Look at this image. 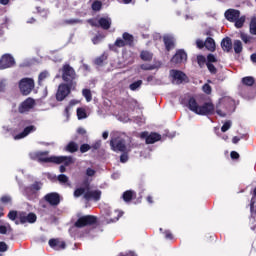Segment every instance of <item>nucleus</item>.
<instances>
[{
	"instance_id": "f257e3e1",
	"label": "nucleus",
	"mask_w": 256,
	"mask_h": 256,
	"mask_svg": "<svg viewBox=\"0 0 256 256\" xmlns=\"http://www.w3.org/2000/svg\"><path fill=\"white\" fill-rule=\"evenodd\" d=\"M49 152H36L34 157L39 161V163H55L56 165H64L67 167L73 163V158L71 156H51L47 157Z\"/></svg>"
},
{
	"instance_id": "f03ea898",
	"label": "nucleus",
	"mask_w": 256,
	"mask_h": 256,
	"mask_svg": "<svg viewBox=\"0 0 256 256\" xmlns=\"http://www.w3.org/2000/svg\"><path fill=\"white\" fill-rule=\"evenodd\" d=\"M188 109L196 115H213L215 113V105L212 102H205L202 106H199V103L193 97L188 100Z\"/></svg>"
},
{
	"instance_id": "7ed1b4c3",
	"label": "nucleus",
	"mask_w": 256,
	"mask_h": 256,
	"mask_svg": "<svg viewBox=\"0 0 256 256\" xmlns=\"http://www.w3.org/2000/svg\"><path fill=\"white\" fill-rule=\"evenodd\" d=\"M75 199H79L83 195V199L85 201H94V203H97L101 201V195H103V192L101 190H86L83 187L76 188L73 193Z\"/></svg>"
},
{
	"instance_id": "20e7f679",
	"label": "nucleus",
	"mask_w": 256,
	"mask_h": 256,
	"mask_svg": "<svg viewBox=\"0 0 256 256\" xmlns=\"http://www.w3.org/2000/svg\"><path fill=\"white\" fill-rule=\"evenodd\" d=\"M224 17L229 21V23H234V27H236V29H242L245 25L246 17L241 16V11L237 9L230 8L226 10Z\"/></svg>"
},
{
	"instance_id": "39448f33",
	"label": "nucleus",
	"mask_w": 256,
	"mask_h": 256,
	"mask_svg": "<svg viewBox=\"0 0 256 256\" xmlns=\"http://www.w3.org/2000/svg\"><path fill=\"white\" fill-rule=\"evenodd\" d=\"M235 111V100L231 97H224L220 100L217 106L216 113L220 117H227L228 113H233Z\"/></svg>"
},
{
	"instance_id": "423d86ee",
	"label": "nucleus",
	"mask_w": 256,
	"mask_h": 256,
	"mask_svg": "<svg viewBox=\"0 0 256 256\" xmlns=\"http://www.w3.org/2000/svg\"><path fill=\"white\" fill-rule=\"evenodd\" d=\"M62 80L70 87H77V72L69 64H64L61 69Z\"/></svg>"
},
{
	"instance_id": "0eeeda50",
	"label": "nucleus",
	"mask_w": 256,
	"mask_h": 256,
	"mask_svg": "<svg viewBox=\"0 0 256 256\" xmlns=\"http://www.w3.org/2000/svg\"><path fill=\"white\" fill-rule=\"evenodd\" d=\"M110 147L115 153H129L125 139L117 136L110 140Z\"/></svg>"
},
{
	"instance_id": "6e6552de",
	"label": "nucleus",
	"mask_w": 256,
	"mask_h": 256,
	"mask_svg": "<svg viewBox=\"0 0 256 256\" xmlns=\"http://www.w3.org/2000/svg\"><path fill=\"white\" fill-rule=\"evenodd\" d=\"M91 225H97V216L84 215L79 217L74 223V227L77 229H83V227H91Z\"/></svg>"
},
{
	"instance_id": "1a4fd4ad",
	"label": "nucleus",
	"mask_w": 256,
	"mask_h": 256,
	"mask_svg": "<svg viewBox=\"0 0 256 256\" xmlns=\"http://www.w3.org/2000/svg\"><path fill=\"white\" fill-rule=\"evenodd\" d=\"M20 93L27 96L35 89V80L33 78H22L19 81Z\"/></svg>"
},
{
	"instance_id": "9d476101",
	"label": "nucleus",
	"mask_w": 256,
	"mask_h": 256,
	"mask_svg": "<svg viewBox=\"0 0 256 256\" xmlns=\"http://www.w3.org/2000/svg\"><path fill=\"white\" fill-rule=\"evenodd\" d=\"M75 89H77V87H71L69 84H60L56 92V101H65V98L69 97L71 91H75Z\"/></svg>"
},
{
	"instance_id": "9b49d317",
	"label": "nucleus",
	"mask_w": 256,
	"mask_h": 256,
	"mask_svg": "<svg viewBox=\"0 0 256 256\" xmlns=\"http://www.w3.org/2000/svg\"><path fill=\"white\" fill-rule=\"evenodd\" d=\"M19 221H15L16 225H25V223H35L37 221V215L33 212L27 214V212H19L18 214Z\"/></svg>"
},
{
	"instance_id": "f8f14e48",
	"label": "nucleus",
	"mask_w": 256,
	"mask_h": 256,
	"mask_svg": "<svg viewBox=\"0 0 256 256\" xmlns=\"http://www.w3.org/2000/svg\"><path fill=\"white\" fill-rule=\"evenodd\" d=\"M35 105V99L28 97L18 106V113H20L21 115L29 113L31 109L35 108Z\"/></svg>"
},
{
	"instance_id": "ddd939ff",
	"label": "nucleus",
	"mask_w": 256,
	"mask_h": 256,
	"mask_svg": "<svg viewBox=\"0 0 256 256\" xmlns=\"http://www.w3.org/2000/svg\"><path fill=\"white\" fill-rule=\"evenodd\" d=\"M140 138L145 139L146 145H153V143H157V141H161V134L156 132L144 131L140 134Z\"/></svg>"
},
{
	"instance_id": "4468645a",
	"label": "nucleus",
	"mask_w": 256,
	"mask_h": 256,
	"mask_svg": "<svg viewBox=\"0 0 256 256\" xmlns=\"http://www.w3.org/2000/svg\"><path fill=\"white\" fill-rule=\"evenodd\" d=\"M170 63H172V65L187 63V52L183 49H178L175 55L171 58Z\"/></svg>"
},
{
	"instance_id": "2eb2a0df",
	"label": "nucleus",
	"mask_w": 256,
	"mask_h": 256,
	"mask_svg": "<svg viewBox=\"0 0 256 256\" xmlns=\"http://www.w3.org/2000/svg\"><path fill=\"white\" fill-rule=\"evenodd\" d=\"M170 77H172V83H176V85H181V83L187 81V74L181 70H170Z\"/></svg>"
},
{
	"instance_id": "dca6fc26",
	"label": "nucleus",
	"mask_w": 256,
	"mask_h": 256,
	"mask_svg": "<svg viewBox=\"0 0 256 256\" xmlns=\"http://www.w3.org/2000/svg\"><path fill=\"white\" fill-rule=\"evenodd\" d=\"M15 65V58L11 54H4L0 58V70L10 69Z\"/></svg>"
},
{
	"instance_id": "f3484780",
	"label": "nucleus",
	"mask_w": 256,
	"mask_h": 256,
	"mask_svg": "<svg viewBox=\"0 0 256 256\" xmlns=\"http://www.w3.org/2000/svg\"><path fill=\"white\" fill-rule=\"evenodd\" d=\"M44 200L52 207H57L61 203V196L57 192H51L44 196Z\"/></svg>"
},
{
	"instance_id": "a211bd4d",
	"label": "nucleus",
	"mask_w": 256,
	"mask_h": 256,
	"mask_svg": "<svg viewBox=\"0 0 256 256\" xmlns=\"http://www.w3.org/2000/svg\"><path fill=\"white\" fill-rule=\"evenodd\" d=\"M48 245L51 249H54V251H61L67 247L65 241H61L59 238L50 239Z\"/></svg>"
},
{
	"instance_id": "6ab92c4d",
	"label": "nucleus",
	"mask_w": 256,
	"mask_h": 256,
	"mask_svg": "<svg viewBox=\"0 0 256 256\" xmlns=\"http://www.w3.org/2000/svg\"><path fill=\"white\" fill-rule=\"evenodd\" d=\"M92 25L95 27H101V29H104L107 31V29L111 28V18L109 17H101L98 22H93Z\"/></svg>"
},
{
	"instance_id": "aec40b11",
	"label": "nucleus",
	"mask_w": 256,
	"mask_h": 256,
	"mask_svg": "<svg viewBox=\"0 0 256 256\" xmlns=\"http://www.w3.org/2000/svg\"><path fill=\"white\" fill-rule=\"evenodd\" d=\"M35 131H37V128L35 126H33V125L27 126L26 128H24V130L21 133L15 135L14 139H15V141H19V139H25V137H27V135H29Z\"/></svg>"
},
{
	"instance_id": "412c9836",
	"label": "nucleus",
	"mask_w": 256,
	"mask_h": 256,
	"mask_svg": "<svg viewBox=\"0 0 256 256\" xmlns=\"http://www.w3.org/2000/svg\"><path fill=\"white\" fill-rule=\"evenodd\" d=\"M221 47L223 51L226 53H230V51H233V41H231V38L226 37L221 41Z\"/></svg>"
},
{
	"instance_id": "4be33fe9",
	"label": "nucleus",
	"mask_w": 256,
	"mask_h": 256,
	"mask_svg": "<svg viewBox=\"0 0 256 256\" xmlns=\"http://www.w3.org/2000/svg\"><path fill=\"white\" fill-rule=\"evenodd\" d=\"M125 45H127L125 43V40H123L121 38H117L114 44L109 45V49H110V51H113L114 53H119V49H117V47H125Z\"/></svg>"
},
{
	"instance_id": "5701e85b",
	"label": "nucleus",
	"mask_w": 256,
	"mask_h": 256,
	"mask_svg": "<svg viewBox=\"0 0 256 256\" xmlns=\"http://www.w3.org/2000/svg\"><path fill=\"white\" fill-rule=\"evenodd\" d=\"M163 41L166 47V51H171V49H175V38L171 36H164Z\"/></svg>"
},
{
	"instance_id": "b1692460",
	"label": "nucleus",
	"mask_w": 256,
	"mask_h": 256,
	"mask_svg": "<svg viewBox=\"0 0 256 256\" xmlns=\"http://www.w3.org/2000/svg\"><path fill=\"white\" fill-rule=\"evenodd\" d=\"M137 197V194L133 190H127L122 194V199L125 203H131L133 199Z\"/></svg>"
},
{
	"instance_id": "393cba45",
	"label": "nucleus",
	"mask_w": 256,
	"mask_h": 256,
	"mask_svg": "<svg viewBox=\"0 0 256 256\" xmlns=\"http://www.w3.org/2000/svg\"><path fill=\"white\" fill-rule=\"evenodd\" d=\"M159 68H161V62H156L155 64H142L140 66V69H142V71H153Z\"/></svg>"
},
{
	"instance_id": "a878e982",
	"label": "nucleus",
	"mask_w": 256,
	"mask_h": 256,
	"mask_svg": "<svg viewBox=\"0 0 256 256\" xmlns=\"http://www.w3.org/2000/svg\"><path fill=\"white\" fill-rule=\"evenodd\" d=\"M65 151H68V153H77V151H79V145L71 141L66 145Z\"/></svg>"
},
{
	"instance_id": "bb28decb",
	"label": "nucleus",
	"mask_w": 256,
	"mask_h": 256,
	"mask_svg": "<svg viewBox=\"0 0 256 256\" xmlns=\"http://www.w3.org/2000/svg\"><path fill=\"white\" fill-rule=\"evenodd\" d=\"M140 59L142 61H153V53L147 50H142L140 52Z\"/></svg>"
},
{
	"instance_id": "cd10ccee",
	"label": "nucleus",
	"mask_w": 256,
	"mask_h": 256,
	"mask_svg": "<svg viewBox=\"0 0 256 256\" xmlns=\"http://www.w3.org/2000/svg\"><path fill=\"white\" fill-rule=\"evenodd\" d=\"M233 49H234V53H236V55H239V53L243 52V43L241 42V40L234 41Z\"/></svg>"
},
{
	"instance_id": "c85d7f7f",
	"label": "nucleus",
	"mask_w": 256,
	"mask_h": 256,
	"mask_svg": "<svg viewBox=\"0 0 256 256\" xmlns=\"http://www.w3.org/2000/svg\"><path fill=\"white\" fill-rule=\"evenodd\" d=\"M243 85H246V87H253L255 85V78L252 76H246L242 78Z\"/></svg>"
},
{
	"instance_id": "c756f323",
	"label": "nucleus",
	"mask_w": 256,
	"mask_h": 256,
	"mask_svg": "<svg viewBox=\"0 0 256 256\" xmlns=\"http://www.w3.org/2000/svg\"><path fill=\"white\" fill-rule=\"evenodd\" d=\"M123 39L126 45H129V47H133V41H135L133 35L129 33H123Z\"/></svg>"
},
{
	"instance_id": "7c9ffc66",
	"label": "nucleus",
	"mask_w": 256,
	"mask_h": 256,
	"mask_svg": "<svg viewBox=\"0 0 256 256\" xmlns=\"http://www.w3.org/2000/svg\"><path fill=\"white\" fill-rule=\"evenodd\" d=\"M204 45L208 51H215V40L213 38H207Z\"/></svg>"
},
{
	"instance_id": "2f4dec72",
	"label": "nucleus",
	"mask_w": 256,
	"mask_h": 256,
	"mask_svg": "<svg viewBox=\"0 0 256 256\" xmlns=\"http://www.w3.org/2000/svg\"><path fill=\"white\" fill-rule=\"evenodd\" d=\"M105 61H107V54L103 53L94 60V63L95 65H98V67H103V63H105Z\"/></svg>"
},
{
	"instance_id": "473e14b6",
	"label": "nucleus",
	"mask_w": 256,
	"mask_h": 256,
	"mask_svg": "<svg viewBox=\"0 0 256 256\" xmlns=\"http://www.w3.org/2000/svg\"><path fill=\"white\" fill-rule=\"evenodd\" d=\"M50 76L51 74H49V71L47 70L40 72L38 76V84L41 85V83H43V81H45V79L49 78Z\"/></svg>"
},
{
	"instance_id": "72a5a7b5",
	"label": "nucleus",
	"mask_w": 256,
	"mask_h": 256,
	"mask_svg": "<svg viewBox=\"0 0 256 256\" xmlns=\"http://www.w3.org/2000/svg\"><path fill=\"white\" fill-rule=\"evenodd\" d=\"M82 95H83V97H85L87 103H90V101H93V95L91 94L90 89H87V88L83 89Z\"/></svg>"
},
{
	"instance_id": "f704fd0d",
	"label": "nucleus",
	"mask_w": 256,
	"mask_h": 256,
	"mask_svg": "<svg viewBox=\"0 0 256 256\" xmlns=\"http://www.w3.org/2000/svg\"><path fill=\"white\" fill-rule=\"evenodd\" d=\"M105 38L104 34H96L93 38H92V43L94 45H99V43H101V41H103V39Z\"/></svg>"
},
{
	"instance_id": "c9c22d12",
	"label": "nucleus",
	"mask_w": 256,
	"mask_h": 256,
	"mask_svg": "<svg viewBox=\"0 0 256 256\" xmlns=\"http://www.w3.org/2000/svg\"><path fill=\"white\" fill-rule=\"evenodd\" d=\"M143 85V80H138L136 82H133L132 84L129 85V89L131 91H137V89H139V87H141Z\"/></svg>"
},
{
	"instance_id": "e433bc0d",
	"label": "nucleus",
	"mask_w": 256,
	"mask_h": 256,
	"mask_svg": "<svg viewBox=\"0 0 256 256\" xmlns=\"http://www.w3.org/2000/svg\"><path fill=\"white\" fill-rule=\"evenodd\" d=\"M250 33H256V16H253L249 24Z\"/></svg>"
},
{
	"instance_id": "4c0bfd02",
	"label": "nucleus",
	"mask_w": 256,
	"mask_h": 256,
	"mask_svg": "<svg viewBox=\"0 0 256 256\" xmlns=\"http://www.w3.org/2000/svg\"><path fill=\"white\" fill-rule=\"evenodd\" d=\"M77 117L78 119H87V112L84 108L77 109Z\"/></svg>"
},
{
	"instance_id": "58836bf2",
	"label": "nucleus",
	"mask_w": 256,
	"mask_h": 256,
	"mask_svg": "<svg viewBox=\"0 0 256 256\" xmlns=\"http://www.w3.org/2000/svg\"><path fill=\"white\" fill-rule=\"evenodd\" d=\"M206 66L208 71H210L212 75H217V68L215 67V65H213V63L206 62Z\"/></svg>"
},
{
	"instance_id": "ea45409f",
	"label": "nucleus",
	"mask_w": 256,
	"mask_h": 256,
	"mask_svg": "<svg viewBox=\"0 0 256 256\" xmlns=\"http://www.w3.org/2000/svg\"><path fill=\"white\" fill-rule=\"evenodd\" d=\"M101 7H103V4L101 3V1H94L92 3V9L93 11H101Z\"/></svg>"
},
{
	"instance_id": "a19ab883",
	"label": "nucleus",
	"mask_w": 256,
	"mask_h": 256,
	"mask_svg": "<svg viewBox=\"0 0 256 256\" xmlns=\"http://www.w3.org/2000/svg\"><path fill=\"white\" fill-rule=\"evenodd\" d=\"M197 63L199 65V67H203V65H205V63H207V58H205V56H203V55H198Z\"/></svg>"
},
{
	"instance_id": "79ce46f5",
	"label": "nucleus",
	"mask_w": 256,
	"mask_h": 256,
	"mask_svg": "<svg viewBox=\"0 0 256 256\" xmlns=\"http://www.w3.org/2000/svg\"><path fill=\"white\" fill-rule=\"evenodd\" d=\"M231 129V120L226 121L221 127L222 133H227Z\"/></svg>"
},
{
	"instance_id": "37998d69",
	"label": "nucleus",
	"mask_w": 256,
	"mask_h": 256,
	"mask_svg": "<svg viewBox=\"0 0 256 256\" xmlns=\"http://www.w3.org/2000/svg\"><path fill=\"white\" fill-rule=\"evenodd\" d=\"M17 217H19V213H17V211H15V210H11L8 213V219H10V221H15V219H17Z\"/></svg>"
},
{
	"instance_id": "c03bdc74",
	"label": "nucleus",
	"mask_w": 256,
	"mask_h": 256,
	"mask_svg": "<svg viewBox=\"0 0 256 256\" xmlns=\"http://www.w3.org/2000/svg\"><path fill=\"white\" fill-rule=\"evenodd\" d=\"M202 90H203V92H204L206 95H211V93H212V91H213V89L211 88V85H209V84H207V83L202 86Z\"/></svg>"
},
{
	"instance_id": "a18cd8bd",
	"label": "nucleus",
	"mask_w": 256,
	"mask_h": 256,
	"mask_svg": "<svg viewBox=\"0 0 256 256\" xmlns=\"http://www.w3.org/2000/svg\"><path fill=\"white\" fill-rule=\"evenodd\" d=\"M252 195H253V197L250 202V211H255L256 187L254 188Z\"/></svg>"
},
{
	"instance_id": "49530a36",
	"label": "nucleus",
	"mask_w": 256,
	"mask_h": 256,
	"mask_svg": "<svg viewBox=\"0 0 256 256\" xmlns=\"http://www.w3.org/2000/svg\"><path fill=\"white\" fill-rule=\"evenodd\" d=\"M114 213L116 216L114 218L108 219V223H117V221H119V218L121 217V212H114Z\"/></svg>"
},
{
	"instance_id": "de8ad7c7",
	"label": "nucleus",
	"mask_w": 256,
	"mask_h": 256,
	"mask_svg": "<svg viewBox=\"0 0 256 256\" xmlns=\"http://www.w3.org/2000/svg\"><path fill=\"white\" fill-rule=\"evenodd\" d=\"M91 150V146L89 144H82L80 146V152L87 153V151Z\"/></svg>"
},
{
	"instance_id": "09e8293b",
	"label": "nucleus",
	"mask_w": 256,
	"mask_h": 256,
	"mask_svg": "<svg viewBox=\"0 0 256 256\" xmlns=\"http://www.w3.org/2000/svg\"><path fill=\"white\" fill-rule=\"evenodd\" d=\"M58 181H59L60 183H67V181H69V178H68L67 175H65V174H60V175L58 176Z\"/></svg>"
},
{
	"instance_id": "8fccbe9b",
	"label": "nucleus",
	"mask_w": 256,
	"mask_h": 256,
	"mask_svg": "<svg viewBox=\"0 0 256 256\" xmlns=\"http://www.w3.org/2000/svg\"><path fill=\"white\" fill-rule=\"evenodd\" d=\"M207 61V63H217V58L213 54H208Z\"/></svg>"
},
{
	"instance_id": "3c124183",
	"label": "nucleus",
	"mask_w": 256,
	"mask_h": 256,
	"mask_svg": "<svg viewBox=\"0 0 256 256\" xmlns=\"http://www.w3.org/2000/svg\"><path fill=\"white\" fill-rule=\"evenodd\" d=\"M97 172L94 170V169H92V168H87L86 169V175H87V177H94V175L96 174Z\"/></svg>"
},
{
	"instance_id": "603ef678",
	"label": "nucleus",
	"mask_w": 256,
	"mask_h": 256,
	"mask_svg": "<svg viewBox=\"0 0 256 256\" xmlns=\"http://www.w3.org/2000/svg\"><path fill=\"white\" fill-rule=\"evenodd\" d=\"M127 161H129V155H127V153H123L120 156V162L121 163H127Z\"/></svg>"
},
{
	"instance_id": "864d4df0",
	"label": "nucleus",
	"mask_w": 256,
	"mask_h": 256,
	"mask_svg": "<svg viewBox=\"0 0 256 256\" xmlns=\"http://www.w3.org/2000/svg\"><path fill=\"white\" fill-rule=\"evenodd\" d=\"M7 87V83L5 80H0V93H5V89Z\"/></svg>"
},
{
	"instance_id": "5fc2aeb1",
	"label": "nucleus",
	"mask_w": 256,
	"mask_h": 256,
	"mask_svg": "<svg viewBox=\"0 0 256 256\" xmlns=\"http://www.w3.org/2000/svg\"><path fill=\"white\" fill-rule=\"evenodd\" d=\"M0 201L4 203V205H7V203H11V198L9 196H2Z\"/></svg>"
},
{
	"instance_id": "6e6d98bb",
	"label": "nucleus",
	"mask_w": 256,
	"mask_h": 256,
	"mask_svg": "<svg viewBox=\"0 0 256 256\" xmlns=\"http://www.w3.org/2000/svg\"><path fill=\"white\" fill-rule=\"evenodd\" d=\"M7 249H9L7 244L5 242H0V252L5 253V251H7Z\"/></svg>"
},
{
	"instance_id": "4d7b16f0",
	"label": "nucleus",
	"mask_w": 256,
	"mask_h": 256,
	"mask_svg": "<svg viewBox=\"0 0 256 256\" xmlns=\"http://www.w3.org/2000/svg\"><path fill=\"white\" fill-rule=\"evenodd\" d=\"M83 186L85 191H89V187H91V183H89V179L83 180Z\"/></svg>"
},
{
	"instance_id": "13d9d810",
	"label": "nucleus",
	"mask_w": 256,
	"mask_h": 256,
	"mask_svg": "<svg viewBox=\"0 0 256 256\" xmlns=\"http://www.w3.org/2000/svg\"><path fill=\"white\" fill-rule=\"evenodd\" d=\"M42 207L44 209L42 211L43 215H49V213H51V208L50 207H47V205H42Z\"/></svg>"
},
{
	"instance_id": "bf43d9fd",
	"label": "nucleus",
	"mask_w": 256,
	"mask_h": 256,
	"mask_svg": "<svg viewBox=\"0 0 256 256\" xmlns=\"http://www.w3.org/2000/svg\"><path fill=\"white\" fill-rule=\"evenodd\" d=\"M77 133H78V135H87V130H85V128H83V127H79L78 129H77Z\"/></svg>"
},
{
	"instance_id": "052dcab7",
	"label": "nucleus",
	"mask_w": 256,
	"mask_h": 256,
	"mask_svg": "<svg viewBox=\"0 0 256 256\" xmlns=\"http://www.w3.org/2000/svg\"><path fill=\"white\" fill-rule=\"evenodd\" d=\"M241 39H242V41H244V43H250L251 42V38H249L247 36V34H241Z\"/></svg>"
},
{
	"instance_id": "680f3d73",
	"label": "nucleus",
	"mask_w": 256,
	"mask_h": 256,
	"mask_svg": "<svg viewBox=\"0 0 256 256\" xmlns=\"http://www.w3.org/2000/svg\"><path fill=\"white\" fill-rule=\"evenodd\" d=\"M164 237H165V239H173V234L171 233V231L166 230L164 232Z\"/></svg>"
},
{
	"instance_id": "e2e57ef3",
	"label": "nucleus",
	"mask_w": 256,
	"mask_h": 256,
	"mask_svg": "<svg viewBox=\"0 0 256 256\" xmlns=\"http://www.w3.org/2000/svg\"><path fill=\"white\" fill-rule=\"evenodd\" d=\"M0 235H7V226L5 225L0 226Z\"/></svg>"
},
{
	"instance_id": "0e129e2a",
	"label": "nucleus",
	"mask_w": 256,
	"mask_h": 256,
	"mask_svg": "<svg viewBox=\"0 0 256 256\" xmlns=\"http://www.w3.org/2000/svg\"><path fill=\"white\" fill-rule=\"evenodd\" d=\"M31 187L34 191H39L41 189V186L39 185V182H36V183L32 184Z\"/></svg>"
},
{
	"instance_id": "69168bd1",
	"label": "nucleus",
	"mask_w": 256,
	"mask_h": 256,
	"mask_svg": "<svg viewBox=\"0 0 256 256\" xmlns=\"http://www.w3.org/2000/svg\"><path fill=\"white\" fill-rule=\"evenodd\" d=\"M230 157L231 159H239V154L237 153V151H232L230 153Z\"/></svg>"
},
{
	"instance_id": "338daca9",
	"label": "nucleus",
	"mask_w": 256,
	"mask_h": 256,
	"mask_svg": "<svg viewBox=\"0 0 256 256\" xmlns=\"http://www.w3.org/2000/svg\"><path fill=\"white\" fill-rule=\"evenodd\" d=\"M196 45L199 49H203V47H205V42L201 41V40H198L196 42Z\"/></svg>"
},
{
	"instance_id": "774afa93",
	"label": "nucleus",
	"mask_w": 256,
	"mask_h": 256,
	"mask_svg": "<svg viewBox=\"0 0 256 256\" xmlns=\"http://www.w3.org/2000/svg\"><path fill=\"white\" fill-rule=\"evenodd\" d=\"M250 59H251L252 63H256V53H253V54L250 56Z\"/></svg>"
}]
</instances>
